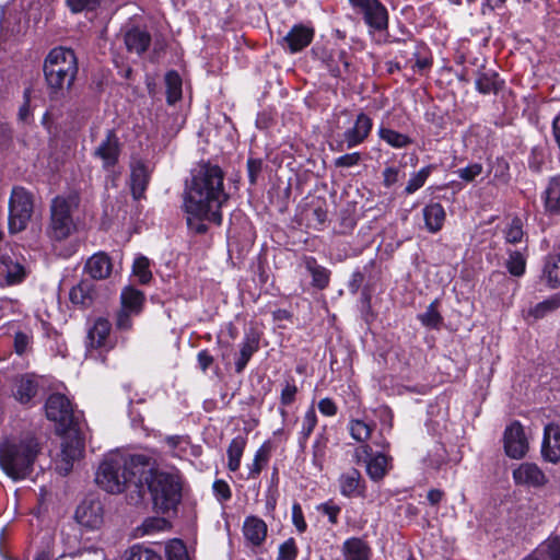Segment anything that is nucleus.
<instances>
[{"label":"nucleus","instance_id":"nucleus-1","mask_svg":"<svg viewBox=\"0 0 560 560\" xmlns=\"http://www.w3.org/2000/svg\"><path fill=\"white\" fill-rule=\"evenodd\" d=\"M223 180L224 173L219 165L205 163L195 170L184 197L189 230L203 234L208 230L205 222L221 224V208L229 199Z\"/></svg>","mask_w":560,"mask_h":560},{"label":"nucleus","instance_id":"nucleus-2","mask_svg":"<svg viewBox=\"0 0 560 560\" xmlns=\"http://www.w3.org/2000/svg\"><path fill=\"white\" fill-rule=\"evenodd\" d=\"M149 464V455L110 452L98 465L95 481L112 494L126 493L127 503L138 506L144 502L145 488L140 479Z\"/></svg>","mask_w":560,"mask_h":560},{"label":"nucleus","instance_id":"nucleus-3","mask_svg":"<svg viewBox=\"0 0 560 560\" xmlns=\"http://www.w3.org/2000/svg\"><path fill=\"white\" fill-rule=\"evenodd\" d=\"M142 485L151 497L153 509L161 514L176 511L182 501L183 481L177 470H163L155 466V459L149 456L147 469H143Z\"/></svg>","mask_w":560,"mask_h":560},{"label":"nucleus","instance_id":"nucleus-4","mask_svg":"<svg viewBox=\"0 0 560 560\" xmlns=\"http://www.w3.org/2000/svg\"><path fill=\"white\" fill-rule=\"evenodd\" d=\"M43 72L49 100L66 98L79 72L74 51L61 46L52 48L44 60Z\"/></svg>","mask_w":560,"mask_h":560},{"label":"nucleus","instance_id":"nucleus-5","mask_svg":"<svg viewBox=\"0 0 560 560\" xmlns=\"http://www.w3.org/2000/svg\"><path fill=\"white\" fill-rule=\"evenodd\" d=\"M39 452V443L32 435L7 439L0 443V467L10 478L24 479L33 471Z\"/></svg>","mask_w":560,"mask_h":560},{"label":"nucleus","instance_id":"nucleus-6","mask_svg":"<svg viewBox=\"0 0 560 560\" xmlns=\"http://www.w3.org/2000/svg\"><path fill=\"white\" fill-rule=\"evenodd\" d=\"M78 206V196L56 197L50 206L48 235L55 241L67 238L74 230L72 210Z\"/></svg>","mask_w":560,"mask_h":560},{"label":"nucleus","instance_id":"nucleus-7","mask_svg":"<svg viewBox=\"0 0 560 560\" xmlns=\"http://www.w3.org/2000/svg\"><path fill=\"white\" fill-rule=\"evenodd\" d=\"M34 212V196L21 186L12 188L9 198V231L20 233L24 231Z\"/></svg>","mask_w":560,"mask_h":560},{"label":"nucleus","instance_id":"nucleus-8","mask_svg":"<svg viewBox=\"0 0 560 560\" xmlns=\"http://www.w3.org/2000/svg\"><path fill=\"white\" fill-rule=\"evenodd\" d=\"M312 54L320 61L334 78L343 79L350 73V56L348 51L334 43L316 44Z\"/></svg>","mask_w":560,"mask_h":560},{"label":"nucleus","instance_id":"nucleus-9","mask_svg":"<svg viewBox=\"0 0 560 560\" xmlns=\"http://www.w3.org/2000/svg\"><path fill=\"white\" fill-rule=\"evenodd\" d=\"M46 416L58 424V431L78 427L79 416L75 415L69 398L62 394H51L45 404Z\"/></svg>","mask_w":560,"mask_h":560},{"label":"nucleus","instance_id":"nucleus-10","mask_svg":"<svg viewBox=\"0 0 560 560\" xmlns=\"http://www.w3.org/2000/svg\"><path fill=\"white\" fill-rule=\"evenodd\" d=\"M61 432L63 433V438L56 469L60 475L66 476L71 471L74 460L81 456L84 450V442L79 435L78 427Z\"/></svg>","mask_w":560,"mask_h":560},{"label":"nucleus","instance_id":"nucleus-11","mask_svg":"<svg viewBox=\"0 0 560 560\" xmlns=\"http://www.w3.org/2000/svg\"><path fill=\"white\" fill-rule=\"evenodd\" d=\"M24 261L25 259L21 255L3 242L0 233V277L4 278L8 284L21 282L26 276Z\"/></svg>","mask_w":560,"mask_h":560},{"label":"nucleus","instance_id":"nucleus-12","mask_svg":"<svg viewBox=\"0 0 560 560\" xmlns=\"http://www.w3.org/2000/svg\"><path fill=\"white\" fill-rule=\"evenodd\" d=\"M373 128V121L370 116L365 113H360L352 127L348 128L342 133V140L337 143V151H343L345 149H352L363 143Z\"/></svg>","mask_w":560,"mask_h":560},{"label":"nucleus","instance_id":"nucleus-13","mask_svg":"<svg viewBox=\"0 0 560 560\" xmlns=\"http://www.w3.org/2000/svg\"><path fill=\"white\" fill-rule=\"evenodd\" d=\"M61 541L63 552L61 557H77L83 552H94L96 548L89 544V539H83V532L79 525H68L61 530Z\"/></svg>","mask_w":560,"mask_h":560},{"label":"nucleus","instance_id":"nucleus-14","mask_svg":"<svg viewBox=\"0 0 560 560\" xmlns=\"http://www.w3.org/2000/svg\"><path fill=\"white\" fill-rule=\"evenodd\" d=\"M242 533L245 545L250 548L252 551L258 552L267 539L268 526L262 518L256 515H249L244 520Z\"/></svg>","mask_w":560,"mask_h":560},{"label":"nucleus","instance_id":"nucleus-15","mask_svg":"<svg viewBox=\"0 0 560 560\" xmlns=\"http://www.w3.org/2000/svg\"><path fill=\"white\" fill-rule=\"evenodd\" d=\"M503 442L505 453L511 458H522L528 450V442L523 425L518 421H513L505 428Z\"/></svg>","mask_w":560,"mask_h":560},{"label":"nucleus","instance_id":"nucleus-16","mask_svg":"<svg viewBox=\"0 0 560 560\" xmlns=\"http://www.w3.org/2000/svg\"><path fill=\"white\" fill-rule=\"evenodd\" d=\"M153 167L141 159H132L130 162V189L133 199L144 198V192L151 179Z\"/></svg>","mask_w":560,"mask_h":560},{"label":"nucleus","instance_id":"nucleus-17","mask_svg":"<svg viewBox=\"0 0 560 560\" xmlns=\"http://www.w3.org/2000/svg\"><path fill=\"white\" fill-rule=\"evenodd\" d=\"M79 525L95 529L103 524V505L97 500H84L75 511Z\"/></svg>","mask_w":560,"mask_h":560},{"label":"nucleus","instance_id":"nucleus-18","mask_svg":"<svg viewBox=\"0 0 560 560\" xmlns=\"http://www.w3.org/2000/svg\"><path fill=\"white\" fill-rule=\"evenodd\" d=\"M360 450L369 457L366 460V474L373 481L382 480L392 468V457L383 452L372 455V447L363 444Z\"/></svg>","mask_w":560,"mask_h":560},{"label":"nucleus","instance_id":"nucleus-19","mask_svg":"<svg viewBox=\"0 0 560 560\" xmlns=\"http://www.w3.org/2000/svg\"><path fill=\"white\" fill-rule=\"evenodd\" d=\"M339 491L346 498L365 495V481L361 472L355 468L343 471L338 478Z\"/></svg>","mask_w":560,"mask_h":560},{"label":"nucleus","instance_id":"nucleus-20","mask_svg":"<svg viewBox=\"0 0 560 560\" xmlns=\"http://www.w3.org/2000/svg\"><path fill=\"white\" fill-rule=\"evenodd\" d=\"M119 153V139L114 130H108L105 139L95 149L94 156L98 158L103 167L107 170L118 162Z\"/></svg>","mask_w":560,"mask_h":560},{"label":"nucleus","instance_id":"nucleus-21","mask_svg":"<svg viewBox=\"0 0 560 560\" xmlns=\"http://www.w3.org/2000/svg\"><path fill=\"white\" fill-rule=\"evenodd\" d=\"M260 337L254 329L245 332L243 341L240 343V352L235 358L234 369L235 373L241 374L245 370L247 363L259 350Z\"/></svg>","mask_w":560,"mask_h":560},{"label":"nucleus","instance_id":"nucleus-22","mask_svg":"<svg viewBox=\"0 0 560 560\" xmlns=\"http://www.w3.org/2000/svg\"><path fill=\"white\" fill-rule=\"evenodd\" d=\"M540 199L544 205V211L548 217L560 218V175L548 179Z\"/></svg>","mask_w":560,"mask_h":560},{"label":"nucleus","instance_id":"nucleus-23","mask_svg":"<svg viewBox=\"0 0 560 560\" xmlns=\"http://www.w3.org/2000/svg\"><path fill=\"white\" fill-rule=\"evenodd\" d=\"M541 454L550 463L556 464L560 460V427L558 424L549 423L545 427Z\"/></svg>","mask_w":560,"mask_h":560},{"label":"nucleus","instance_id":"nucleus-24","mask_svg":"<svg viewBox=\"0 0 560 560\" xmlns=\"http://www.w3.org/2000/svg\"><path fill=\"white\" fill-rule=\"evenodd\" d=\"M314 37V30L303 24L294 25L283 37V45L294 54L311 44Z\"/></svg>","mask_w":560,"mask_h":560},{"label":"nucleus","instance_id":"nucleus-25","mask_svg":"<svg viewBox=\"0 0 560 560\" xmlns=\"http://www.w3.org/2000/svg\"><path fill=\"white\" fill-rule=\"evenodd\" d=\"M38 380L32 374H25L14 380L12 394L21 404L27 405L38 393Z\"/></svg>","mask_w":560,"mask_h":560},{"label":"nucleus","instance_id":"nucleus-26","mask_svg":"<svg viewBox=\"0 0 560 560\" xmlns=\"http://www.w3.org/2000/svg\"><path fill=\"white\" fill-rule=\"evenodd\" d=\"M513 478L517 485L540 487L547 479L542 470L533 463H523L514 471Z\"/></svg>","mask_w":560,"mask_h":560},{"label":"nucleus","instance_id":"nucleus-27","mask_svg":"<svg viewBox=\"0 0 560 560\" xmlns=\"http://www.w3.org/2000/svg\"><path fill=\"white\" fill-rule=\"evenodd\" d=\"M364 14L365 23L374 30L383 31L388 26V13L378 0H371L359 9Z\"/></svg>","mask_w":560,"mask_h":560},{"label":"nucleus","instance_id":"nucleus-28","mask_svg":"<svg viewBox=\"0 0 560 560\" xmlns=\"http://www.w3.org/2000/svg\"><path fill=\"white\" fill-rule=\"evenodd\" d=\"M475 83L477 91L481 94H498L504 85L498 72L485 66L478 70Z\"/></svg>","mask_w":560,"mask_h":560},{"label":"nucleus","instance_id":"nucleus-29","mask_svg":"<svg viewBox=\"0 0 560 560\" xmlns=\"http://www.w3.org/2000/svg\"><path fill=\"white\" fill-rule=\"evenodd\" d=\"M301 266H303L312 277V285L318 290H324L328 287L330 280V271L319 265L315 257L304 255L301 258Z\"/></svg>","mask_w":560,"mask_h":560},{"label":"nucleus","instance_id":"nucleus-30","mask_svg":"<svg viewBox=\"0 0 560 560\" xmlns=\"http://www.w3.org/2000/svg\"><path fill=\"white\" fill-rule=\"evenodd\" d=\"M124 40L129 52L142 55L151 44V35L143 28L132 27L125 33Z\"/></svg>","mask_w":560,"mask_h":560},{"label":"nucleus","instance_id":"nucleus-31","mask_svg":"<svg viewBox=\"0 0 560 560\" xmlns=\"http://www.w3.org/2000/svg\"><path fill=\"white\" fill-rule=\"evenodd\" d=\"M113 269L112 260L105 253H97L90 257L84 270L95 280L107 278Z\"/></svg>","mask_w":560,"mask_h":560},{"label":"nucleus","instance_id":"nucleus-32","mask_svg":"<svg viewBox=\"0 0 560 560\" xmlns=\"http://www.w3.org/2000/svg\"><path fill=\"white\" fill-rule=\"evenodd\" d=\"M422 213L425 228L429 232L436 233L443 228L446 213L441 203L433 202L427 205L422 209Z\"/></svg>","mask_w":560,"mask_h":560},{"label":"nucleus","instance_id":"nucleus-33","mask_svg":"<svg viewBox=\"0 0 560 560\" xmlns=\"http://www.w3.org/2000/svg\"><path fill=\"white\" fill-rule=\"evenodd\" d=\"M342 551L346 560H369L371 549L361 538L352 537L343 542Z\"/></svg>","mask_w":560,"mask_h":560},{"label":"nucleus","instance_id":"nucleus-34","mask_svg":"<svg viewBox=\"0 0 560 560\" xmlns=\"http://www.w3.org/2000/svg\"><path fill=\"white\" fill-rule=\"evenodd\" d=\"M541 279L552 289L560 287V253L546 257Z\"/></svg>","mask_w":560,"mask_h":560},{"label":"nucleus","instance_id":"nucleus-35","mask_svg":"<svg viewBox=\"0 0 560 560\" xmlns=\"http://www.w3.org/2000/svg\"><path fill=\"white\" fill-rule=\"evenodd\" d=\"M144 300V294L132 287L125 288L120 294L121 307L131 311L133 314L142 312Z\"/></svg>","mask_w":560,"mask_h":560},{"label":"nucleus","instance_id":"nucleus-36","mask_svg":"<svg viewBox=\"0 0 560 560\" xmlns=\"http://www.w3.org/2000/svg\"><path fill=\"white\" fill-rule=\"evenodd\" d=\"M560 307V296L559 295H552L548 299L535 304L534 306H530L527 310L526 318H533L535 320L541 319L549 314L553 313Z\"/></svg>","mask_w":560,"mask_h":560},{"label":"nucleus","instance_id":"nucleus-37","mask_svg":"<svg viewBox=\"0 0 560 560\" xmlns=\"http://www.w3.org/2000/svg\"><path fill=\"white\" fill-rule=\"evenodd\" d=\"M247 440L245 436H235L228 447V468L231 471L238 470L241 459L246 447Z\"/></svg>","mask_w":560,"mask_h":560},{"label":"nucleus","instance_id":"nucleus-38","mask_svg":"<svg viewBox=\"0 0 560 560\" xmlns=\"http://www.w3.org/2000/svg\"><path fill=\"white\" fill-rule=\"evenodd\" d=\"M94 295L93 284L82 280L70 290L69 298L73 304L88 306L92 303Z\"/></svg>","mask_w":560,"mask_h":560},{"label":"nucleus","instance_id":"nucleus-39","mask_svg":"<svg viewBox=\"0 0 560 560\" xmlns=\"http://www.w3.org/2000/svg\"><path fill=\"white\" fill-rule=\"evenodd\" d=\"M508 259L505 267L509 273L513 277H522L526 270L527 253L524 250H511L506 252Z\"/></svg>","mask_w":560,"mask_h":560},{"label":"nucleus","instance_id":"nucleus-40","mask_svg":"<svg viewBox=\"0 0 560 560\" xmlns=\"http://www.w3.org/2000/svg\"><path fill=\"white\" fill-rule=\"evenodd\" d=\"M110 328L112 324L107 318L98 317L95 319L93 327L89 330V339L91 341V346H104L109 335Z\"/></svg>","mask_w":560,"mask_h":560},{"label":"nucleus","instance_id":"nucleus-41","mask_svg":"<svg viewBox=\"0 0 560 560\" xmlns=\"http://www.w3.org/2000/svg\"><path fill=\"white\" fill-rule=\"evenodd\" d=\"M377 133L381 140L385 141L388 145L395 149L407 148L412 143V140L407 135L398 132L388 127H380Z\"/></svg>","mask_w":560,"mask_h":560},{"label":"nucleus","instance_id":"nucleus-42","mask_svg":"<svg viewBox=\"0 0 560 560\" xmlns=\"http://www.w3.org/2000/svg\"><path fill=\"white\" fill-rule=\"evenodd\" d=\"M33 331L31 328L19 329L14 332L13 348L18 355H24L32 349Z\"/></svg>","mask_w":560,"mask_h":560},{"label":"nucleus","instance_id":"nucleus-43","mask_svg":"<svg viewBox=\"0 0 560 560\" xmlns=\"http://www.w3.org/2000/svg\"><path fill=\"white\" fill-rule=\"evenodd\" d=\"M374 429V424L366 423L360 419H352L349 422V432L352 439L357 442H366Z\"/></svg>","mask_w":560,"mask_h":560},{"label":"nucleus","instance_id":"nucleus-44","mask_svg":"<svg viewBox=\"0 0 560 560\" xmlns=\"http://www.w3.org/2000/svg\"><path fill=\"white\" fill-rule=\"evenodd\" d=\"M166 560H190L187 548L183 540L174 538L164 546Z\"/></svg>","mask_w":560,"mask_h":560},{"label":"nucleus","instance_id":"nucleus-45","mask_svg":"<svg viewBox=\"0 0 560 560\" xmlns=\"http://www.w3.org/2000/svg\"><path fill=\"white\" fill-rule=\"evenodd\" d=\"M505 242L509 244L521 243L524 238L525 232L523 229V221L518 217H514L511 222L505 226L504 231Z\"/></svg>","mask_w":560,"mask_h":560},{"label":"nucleus","instance_id":"nucleus-46","mask_svg":"<svg viewBox=\"0 0 560 560\" xmlns=\"http://www.w3.org/2000/svg\"><path fill=\"white\" fill-rule=\"evenodd\" d=\"M167 86V102L170 104L176 102L182 96V79L175 71H170L165 75Z\"/></svg>","mask_w":560,"mask_h":560},{"label":"nucleus","instance_id":"nucleus-47","mask_svg":"<svg viewBox=\"0 0 560 560\" xmlns=\"http://www.w3.org/2000/svg\"><path fill=\"white\" fill-rule=\"evenodd\" d=\"M432 168L433 167L431 165H428L422 167L417 173H413L405 187V192L407 195H411L416 192L418 189H420L425 184L428 177L432 172Z\"/></svg>","mask_w":560,"mask_h":560},{"label":"nucleus","instance_id":"nucleus-48","mask_svg":"<svg viewBox=\"0 0 560 560\" xmlns=\"http://www.w3.org/2000/svg\"><path fill=\"white\" fill-rule=\"evenodd\" d=\"M317 424V416L315 412L314 407H311L307 409V411L304 415L303 423L300 432V443L304 444L310 435L312 434L313 430L315 429Z\"/></svg>","mask_w":560,"mask_h":560},{"label":"nucleus","instance_id":"nucleus-49","mask_svg":"<svg viewBox=\"0 0 560 560\" xmlns=\"http://www.w3.org/2000/svg\"><path fill=\"white\" fill-rule=\"evenodd\" d=\"M133 275L139 278V281L143 284L148 283L152 278L150 270V261L144 256H139L135 259L132 266Z\"/></svg>","mask_w":560,"mask_h":560},{"label":"nucleus","instance_id":"nucleus-50","mask_svg":"<svg viewBox=\"0 0 560 560\" xmlns=\"http://www.w3.org/2000/svg\"><path fill=\"white\" fill-rule=\"evenodd\" d=\"M422 325L429 328H439L442 324V316L436 310V302H432L427 311L418 316Z\"/></svg>","mask_w":560,"mask_h":560},{"label":"nucleus","instance_id":"nucleus-51","mask_svg":"<svg viewBox=\"0 0 560 560\" xmlns=\"http://www.w3.org/2000/svg\"><path fill=\"white\" fill-rule=\"evenodd\" d=\"M126 560H163L156 551L144 548L142 546H132L127 555Z\"/></svg>","mask_w":560,"mask_h":560},{"label":"nucleus","instance_id":"nucleus-52","mask_svg":"<svg viewBox=\"0 0 560 560\" xmlns=\"http://www.w3.org/2000/svg\"><path fill=\"white\" fill-rule=\"evenodd\" d=\"M317 511L320 512L323 515L327 516L331 525L338 524V517L341 512V508L332 500L319 504L317 506Z\"/></svg>","mask_w":560,"mask_h":560},{"label":"nucleus","instance_id":"nucleus-53","mask_svg":"<svg viewBox=\"0 0 560 560\" xmlns=\"http://www.w3.org/2000/svg\"><path fill=\"white\" fill-rule=\"evenodd\" d=\"M168 522L162 517H148L139 528L143 535L163 530L167 527Z\"/></svg>","mask_w":560,"mask_h":560},{"label":"nucleus","instance_id":"nucleus-54","mask_svg":"<svg viewBox=\"0 0 560 560\" xmlns=\"http://www.w3.org/2000/svg\"><path fill=\"white\" fill-rule=\"evenodd\" d=\"M72 13L93 11L100 5V0H66Z\"/></svg>","mask_w":560,"mask_h":560},{"label":"nucleus","instance_id":"nucleus-55","mask_svg":"<svg viewBox=\"0 0 560 560\" xmlns=\"http://www.w3.org/2000/svg\"><path fill=\"white\" fill-rule=\"evenodd\" d=\"M296 556V544L293 538H289L279 546L277 560H295Z\"/></svg>","mask_w":560,"mask_h":560},{"label":"nucleus","instance_id":"nucleus-56","mask_svg":"<svg viewBox=\"0 0 560 560\" xmlns=\"http://www.w3.org/2000/svg\"><path fill=\"white\" fill-rule=\"evenodd\" d=\"M483 171V167L480 163H471L466 167L458 168L455 173L458 177L466 183L472 182L477 176H479Z\"/></svg>","mask_w":560,"mask_h":560},{"label":"nucleus","instance_id":"nucleus-57","mask_svg":"<svg viewBox=\"0 0 560 560\" xmlns=\"http://www.w3.org/2000/svg\"><path fill=\"white\" fill-rule=\"evenodd\" d=\"M138 315L120 307L116 316V328L120 331H129L132 328V317Z\"/></svg>","mask_w":560,"mask_h":560},{"label":"nucleus","instance_id":"nucleus-58","mask_svg":"<svg viewBox=\"0 0 560 560\" xmlns=\"http://www.w3.org/2000/svg\"><path fill=\"white\" fill-rule=\"evenodd\" d=\"M298 387L293 380L285 381L280 395V402L282 406H289L295 400Z\"/></svg>","mask_w":560,"mask_h":560},{"label":"nucleus","instance_id":"nucleus-59","mask_svg":"<svg viewBox=\"0 0 560 560\" xmlns=\"http://www.w3.org/2000/svg\"><path fill=\"white\" fill-rule=\"evenodd\" d=\"M493 178L501 184H506L510 180L509 163L504 159H497L493 165Z\"/></svg>","mask_w":560,"mask_h":560},{"label":"nucleus","instance_id":"nucleus-60","mask_svg":"<svg viewBox=\"0 0 560 560\" xmlns=\"http://www.w3.org/2000/svg\"><path fill=\"white\" fill-rule=\"evenodd\" d=\"M361 160H362V155L360 152H352V153H347V154H343V155L337 158L334 161V165L336 167L348 168V167L357 166L361 162Z\"/></svg>","mask_w":560,"mask_h":560},{"label":"nucleus","instance_id":"nucleus-61","mask_svg":"<svg viewBox=\"0 0 560 560\" xmlns=\"http://www.w3.org/2000/svg\"><path fill=\"white\" fill-rule=\"evenodd\" d=\"M212 489L215 498L220 502H226L232 498V491L230 486L228 485L226 481L222 479L215 480L213 482Z\"/></svg>","mask_w":560,"mask_h":560},{"label":"nucleus","instance_id":"nucleus-62","mask_svg":"<svg viewBox=\"0 0 560 560\" xmlns=\"http://www.w3.org/2000/svg\"><path fill=\"white\" fill-rule=\"evenodd\" d=\"M327 439L319 436L316 439L313 445V463L316 466H322V463L326 455Z\"/></svg>","mask_w":560,"mask_h":560},{"label":"nucleus","instance_id":"nucleus-63","mask_svg":"<svg viewBox=\"0 0 560 560\" xmlns=\"http://www.w3.org/2000/svg\"><path fill=\"white\" fill-rule=\"evenodd\" d=\"M544 548L551 560H560V533L548 538Z\"/></svg>","mask_w":560,"mask_h":560},{"label":"nucleus","instance_id":"nucleus-64","mask_svg":"<svg viewBox=\"0 0 560 560\" xmlns=\"http://www.w3.org/2000/svg\"><path fill=\"white\" fill-rule=\"evenodd\" d=\"M292 523L299 533H304L307 528V524L304 518V514L300 503L295 502L292 505Z\"/></svg>","mask_w":560,"mask_h":560}]
</instances>
